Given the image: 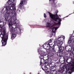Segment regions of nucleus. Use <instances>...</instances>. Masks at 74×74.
Returning <instances> with one entry per match:
<instances>
[{"instance_id": "36", "label": "nucleus", "mask_w": 74, "mask_h": 74, "mask_svg": "<svg viewBox=\"0 0 74 74\" xmlns=\"http://www.w3.org/2000/svg\"><path fill=\"white\" fill-rule=\"evenodd\" d=\"M19 11V9H18L17 10V11Z\"/></svg>"}, {"instance_id": "37", "label": "nucleus", "mask_w": 74, "mask_h": 74, "mask_svg": "<svg viewBox=\"0 0 74 74\" xmlns=\"http://www.w3.org/2000/svg\"><path fill=\"white\" fill-rule=\"evenodd\" d=\"M19 12H21V10H19Z\"/></svg>"}, {"instance_id": "6", "label": "nucleus", "mask_w": 74, "mask_h": 74, "mask_svg": "<svg viewBox=\"0 0 74 74\" xmlns=\"http://www.w3.org/2000/svg\"><path fill=\"white\" fill-rule=\"evenodd\" d=\"M27 3V0H21V2L19 4L20 8L22 7V6H23L24 4H26Z\"/></svg>"}, {"instance_id": "23", "label": "nucleus", "mask_w": 74, "mask_h": 74, "mask_svg": "<svg viewBox=\"0 0 74 74\" xmlns=\"http://www.w3.org/2000/svg\"><path fill=\"white\" fill-rule=\"evenodd\" d=\"M44 69L45 70L47 71V70H48V67L47 66H44Z\"/></svg>"}, {"instance_id": "16", "label": "nucleus", "mask_w": 74, "mask_h": 74, "mask_svg": "<svg viewBox=\"0 0 74 74\" xmlns=\"http://www.w3.org/2000/svg\"><path fill=\"white\" fill-rule=\"evenodd\" d=\"M41 56L43 57L45 55V53L44 51H42L41 53H40Z\"/></svg>"}, {"instance_id": "11", "label": "nucleus", "mask_w": 74, "mask_h": 74, "mask_svg": "<svg viewBox=\"0 0 74 74\" xmlns=\"http://www.w3.org/2000/svg\"><path fill=\"white\" fill-rule=\"evenodd\" d=\"M63 52H62L60 51V52H58L57 53V56H59V57H62L63 56Z\"/></svg>"}, {"instance_id": "28", "label": "nucleus", "mask_w": 74, "mask_h": 74, "mask_svg": "<svg viewBox=\"0 0 74 74\" xmlns=\"http://www.w3.org/2000/svg\"><path fill=\"white\" fill-rule=\"evenodd\" d=\"M44 18H47V16L46 15V14H45V13L44 14Z\"/></svg>"}, {"instance_id": "24", "label": "nucleus", "mask_w": 74, "mask_h": 74, "mask_svg": "<svg viewBox=\"0 0 74 74\" xmlns=\"http://www.w3.org/2000/svg\"><path fill=\"white\" fill-rule=\"evenodd\" d=\"M72 40H69L68 42V44H70V43H71V42H72Z\"/></svg>"}, {"instance_id": "31", "label": "nucleus", "mask_w": 74, "mask_h": 74, "mask_svg": "<svg viewBox=\"0 0 74 74\" xmlns=\"http://www.w3.org/2000/svg\"><path fill=\"white\" fill-rule=\"evenodd\" d=\"M58 72H61V70L60 69H58Z\"/></svg>"}, {"instance_id": "19", "label": "nucleus", "mask_w": 74, "mask_h": 74, "mask_svg": "<svg viewBox=\"0 0 74 74\" xmlns=\"http://www.w3.org/2000/svg\"><path fill=\"white\" fill-rule=\"evenodd\" d=\"M4 25H3V23L2 24H0V27L1 28V29H3V28L4 27Z\"/></svg>"}, {"instance_id": "8", "label": "nucleus", "mask_w": 74, "mask_h": 74, "mask_svg": "<svg viewBox=\"0 0 74 74\" xmlns=\"http://www.w3.org/2000/svg\"><path fill=\"white\" fill-rule=\"evenodd\" d=\"M14 24L15 25V28H18L17 27H16V26H19V21L17 20H16L14 21Z\"/></svg>"}, {"instance_id": "29", "label": "nucleus", "mask_w": 74, "mask_h": 74, "mask_svg": "<svg viewBox=\"0 0 74 74\" xmlns=\"http://www.w3.org/2000/svg\"><path fill=\"white\" fill-rule=\"evenodd\" d=\"M56 52H55L56 53ZM53 53H55L54 52H52V53L51 54H50V55H51V54H52V56H53Z\"/></svg>"}, {"instance_id": "30", "label": "nucleus", "mask_w": 74, "mask_h": 74, "mask_svg": "<svg viewBox=\"0 0 74 74\" xmlns=\"http://www.w3.org/2000/svg\"><path fill=\"white\" fill-rule=\"evenodd\" d=\"M56 52H55L56 53ZM53 53H55L54 52H52V53L51 54H50V55H51V54H52V56H53Z\"/></svg>"}, {"instance_id": "27", "label": "nucleus", "mask_w": 74, "mask_h": 74, "mask_svg": "<svg viewBox=\"0 0 74 74\" xmlns=\"http://www.w3.org/2000/svg\"><path fill=\"white\" fill-rule=\"evenodd\" d=\"M39 58H40V59H41V60H40V64H41V60H42V59H43V58H41V57H39Z\"/></svg>"}, {"instance_id": "34", "label": "nucleus", "mask_w": 74, "mask_h": 74, "mask_svg": "<svg viewBox=\"0 0 74 74\" xmlns=\"http://www.w3.org/2000/svg\"><path fill=\"white\" fill-rule=\"evenodd\" d=\"M3 23V22H0V23Z\"/></svg>"}, {"instance_id": "26", "label": "nucleus", "mask_w": 74, "mask_h": 74, "mask_svg": "<svg viewBox=\"0 0 74 74\" xmlns=\"http://www.w3.org/2000/svg\"><path fill=\"white\" fill-rule=\"evenodd\" d=\"M61 37L62 38H63V39H65V37L61 35Z\"/></svg>"}, {"instance_id": "4", "label": "nucleus", "mask_w": 74, "mask_h": 74, "mask_svg": "<svg viewBox=\"0 0 74 74\" xmlns=\"http://www.w3.org/2000/svg\"><path fill=\"white\" fill-rule=\"evenodd\" d=\"M47 45H48L50 47V52H54V53H55L56 51L55 50V46H54V45H51L49 43H48Z\"/></svg>"}, {"instance_id": "25", "label": "nucleus", "mask_w": 74, "mask_h": 74, "mask_svg": "<svg viewBox=\"0 0 74 74\" xmlns=\"http://www.w3.org/2000/svg\"><path fill=\"white\" fill-rule=\"evenodd\" d=\"M49 67H50V68H51V69L52 67H53V66L51 64V63H50V64L49 65Z\"/></svg>"}, {"instance_id": "10", "label": "nucleus", "mask_w": 74, "mask_h": 74, "mask_svg": "<svg viewBox=\"0 0 74 74\" xmlns=\"http://www.w3.org/2000/svg\"><path fill=\"white\" fill-rule=\"evenodd\" d=\"M63 38L61 37V36H59L57 38L56 42H57L61 41H63Z\"/></svg>"}, {"instance_id": "7", "label": "nucleus", "mask_w": 74, "mask_h": 74, "mask_svg": "<svg viewBox=\"0 0 74 74\" xmlns=\"http://www.w3.org/2000/svg\"><path fill=\"white\" fill-rule=\"evenodd\" d=\"M43 60L44 62H45L44 64H48V63H51V62H52V59H51V58H49L48 60H45L44 59H43Z\"/></svg>"}, {"instance_id": "22", "label": "nucleus", "mask_w": 74, "mask_h": 74, "mask_svg": "<svg viewBox=\"0 0 74 74\" xmlns=\"http://www.w3.org/2000/svg\"><path fill=\"white\" fill-rule=\"evenodd\" d=\"M51 26V24L50 23H47V27H50Z\"/></svg>"}, {"instance_id": "9", "label": "nucleus", "mask_w": 74, "mask_h": 74, "mask_svg": "<svg viewBox=\"0 0 74 74\" xmlns=\"http://www.w3.org/2000/svg\"><path fill=\"white\" fill-rule=\"evenodd\" d=\"M50 1H52L53 3H52V5L53 6L54 5H53V4L54 5H55V4L58 2L57 0H49Z\"/></svg>"}, {"instance_id": "17", "label": "nucleus", "mask_w": 74, "mask_h": 74, "mask_svg": "<svg viewBox=\"0 0 74 74\" xmlns=\"http://www.w3.org/2000/svg\"><path fill=\"white\" fill-rule=\"evenodd\" d=\"M58 73V72L56 71H52L51 72V74H56Z\"/></svg>"}, {"instance_id": "38", "label": "nucleus", "mask_w": 74, "mask_h": 74, "mask_svg": "<svg viewBox=\"0 0 74 74\" xmlns=\"http://www.w3.org/2000/svg\"><path fill=\"white\" fill-rule=\"evenodd\" d=\"M20 31L21 32V29H20Z\"/></svg>"}, {"instance_id": "12", "label": "nucleus", "mask_w": 74, "mask_h": 74, "mask_svg": "<svg viewBox=\"0 0 74 74\" xmlns=\"http://www.w3.org/2000/svg\"><path fill=\"white\" fill-rule=\"evenodd\" d=\"M59 48V50L60 52H63L64 50V47H61Z\"/></svg>"}, {"instance_id": "5", "label": "nucleus", "mask_w": 74, "mask_h": 74, "mask_svg": "<svg viewBox=\"0 0 74 74\" xmlns=\"http://www.w3.org/2000/svg\"><path fill=\"white\" fill-rule=\"evenodd\" d=\"M64 17L63 18H61V19H58L56 21L55 20H53L54 21H55V22H58V23H54L53 24V26H56V25H60V24H61V21H62V19H64Z\"/></svg>"}, {"instance_id": "15", "label": "nucleus", "mask_w": 74, "mask_h": 74, "mask_svg": "<svg viewBox=\"0 0 74 74\" xmlns=\"http://www.w3.org/2000/svg\"><path fill=\"white\" fill-rule=\"evenodd\" d=\"M58 28H59V27H53V32L55 33L56 30Z\"/></svg>"}, {"instance_id": "18", "label": "nucleus", "mask_w": 74, "mask_h": 74, "mask_svg": "<svg viewBox=\"0 0 74 74\" xmlns=\"http://www.w3.org/2000/svg\"><path fill=\"white\" fill-rule=\"evenodd\" d=\"M57 42L58 44H60V45H62L63 44V42L62 40L59 41V42Z\"/></svg>"}, {"instance_id": "21", "label": "nucleus", "mask_w": 74, "mask_h": 74, "mask_svg": "<svg viewBox=\"0 0 74 74\" xmlns=\"http://www.w3.org/2000/svg\"><path fill=\"white\" fill-rule=\"evenodd\" d=\"M53 66H55V62H52L51 63H50Z\"/></svg>"}, {"instance_id": "41", "label": "nucleus", "mask_w": 74, "mask_h": 74, "mask_svg": "<svg viewBox=\"0 0 74 74\" xmlns=\"http://www.w3.org/2000/svg\"><path fill=\"white\" fill-rule=\"evenodd\" d=\"M44 48H45V47H44Z\"/></svg>"}, {"instance_id": "20", "label": "nucleus", "mask_w": 74, "mask_h": 74, "mask_svg": "<svg viewBox=\"0 0 74 74\" xmlns=\"http://www.w3.org/2000/svg\"><path fill=\"white\" fill-rule=\"evenodd\" d=\"M53 40H52L51 39H50L48 41V42H49L48 43H49V44H50V43H51V42H52V41H53Z\"/></svg>"}, {"instance_id": "14", "label": "nucleus", "mask_w": 74, "mask_h": 74, "mask_svg": "<svg viewBox=\"0 0 74 74\" xmlns=\"http://www.w3.org/2000/svg\"><path fill=\"white\" fill-rule=\"evenodd\" d=\"M50 69L52 71H56L57 69V66H53V67L51 68H50Z\"/></svg>"}, {"instance_id": "2", "label": "nucleus", "mask_w": 74, "mask_h": 74, "mask_svg": "<svg viewBox=\"0 0 74 74\" xmlns=\"http://www.w3.org/2000/svg\"><path fill=\"white\" fill-rule=\"evenodd\" d=\"M1 35L0 37L2 38L1 42H2V46H5L7 44V42L8 38V35H5V33L3 32V34H2V33L0 32Z\"/></svg>"}, {"instance_id": "33", "label": "nucleus", "mask_w": 74, "mask_h": 74, "mask_svg": "<svg viewBox=\"0 0 74 74\" xmlns=\"http://www.w3.org/2000/svg\"><path fill=\"white\" fill-rule=\"evenodd\" d=\"M42 69L43 71H45V69H44L43 68H42Z\"/></svg>"}, {"instance_id": "13", "label": "nucleus", "mask_w": 74, "mask_h": 74, "mask_svg": "<svg viewBox=\"0 0 74 74\" xmlns=\"http://www.w3.org/2000/svg\"><path fill=\"white\" fill-rule=\"evenodd\" d=\"M16 0H9L8 2V3L9 5H11L14 1H15Z\"/></svg>"}, {"instance_id": "39", "label": "nucleus", "mask_w": 74, "mask_h": 74, "mask_svg": "<svg viewBox=\"0 0 74 74\" xmlns=\"http://www.w3.org/2000/svg\"><path fill=\"white\" fill-rule=\"evenodd\" d=\"M47 57H48V56H47Z\"/></svg>"}, {"instance_id": "32", "label": "nucleus", "mask_w": 74, "mask_h": 74, "mask_svg": "<svg viewBox=\"0 0 74 74\" xmlns=\"http://www.w3.org/2000/svg\"><path fill=\"white\" fill-rule=\"evenodd\" d=\"M67 47V46H65V49H66V47Z\"/></svg>"}, {"instance_id": "3", "label": "nucleus", "mask_w": 74, "mask_h": 74, "mask_svg": "<svg viewBox=\"0 0 74 74\" xmlns=\"http://www.w3.org/2000/svg\"><path fill=\"white\" fill-rule=\"evenodd\" d=\"M58 13V11H56V12L55 13L56 14H53L49 12H48V13L49 14V15H50V17L51 19H52V20H54L56 21L58 19H61V18H60L59 17H58V15L57 14Z\"/></svg>"}, {"instance_id": "1", "label": "nucleus", "mask_w": 74, "mask_h": 74, "mask_svg": "<svg viewBox=\"0 0 74 74\" xmlns=\"http://www.w3.org/2000/svg\"><path fill=\"white\" fill-rule=\"evenodd\" d=\"M5 8L6 12V15L5 17V21H6L8 23H9V26H11L12 27L10 31L12 34V36H11V39L12 40L15 37H16V35L15 34H14V33H16V32H17V28H14V27H12V25L13 26V25L12 24L11 21L10 20L11 17L9 15L11 12H10L9 11L10 10L13 11L11 12L12 14H15V11H16V8H15V6H11L10 7V6H7Z\"/></svg>"}, {"instance_id": "40", "label": "nucleus", "mask_w": 74, "mask_h": 74, "mask_svg": "<svg viewBox=\"0 0 74 74\" xmlns=\"http://www.w3.org/2000/svg\"><path fill=\"white\" fill-rule=\"evenodd\" d=\"M3 10H4V9H3Z\"/></svg>"}, {"instance_id": "35", "label": "nucleus", "mask_w": 74, "mask_h": 74, "mask_svg": "<svg viewBox=\"0 0 74 74\" xmlns=\"http://www.w3.org/2000/svg\"><path fill=\"white\" fill-rule=\"evenodd\" d=\"M72 37V36L70 37V39H71V38Z\"/></svg>"}]
</instances>
